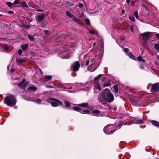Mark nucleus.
Returning a JSON list of instances; mask_svg holds the SVG:
<instances>
[{"instance_id": "obj_1", "label": "nucleus", "mask_w": 159, "mask_h": 159, "mask_svg": "<svg viewBox=\"0 0 159 159\" xmlns=\"http://www.w3.org/2000/svg\"><path fill=\"white\" fill-rule=\"evenodd\" d=\"M4 101V103L8 106L12 107L16 105L17 100L14 96L10 94L5 97Z\"/></svg>"}, {"instance_id": "obj_2", "label": "nucleus", "mask_w": 159, "mask_h": 159, "mask_svg": "<svg viewBox=\"0 0 159 159\" xmlns=\"http://www.w3.org/2000/svg\"><path fill=\"white\" fill-rule=\"evenodd\" d=\"M106 102H112L114 99V97L113 95L111 93L110 90L108 88H106L104 89Z\"/></svg>"}, {"instance_id": "obj_3", "label": "nucleus", "mask_w": 159, "mask_h": 159, "mask_svg": "<svg viewBox=\"0 0 159 159\" xmlns=\"http://www.w3.org/2000/svg\"><path fill=\"white\" fill-rule=\"evenodd\" d=\"M150 33L151 32H146L144 33H142L140 35L139 37H142V38L141 39H142L143 42L144 43H146L150 38Z\"/></svg>"}, {"instance_id": "obj_4", "label": "nucleus", "mask_w": 159, "mask_h": 159, "mask_svg": "<svg viewBox=\"0 0 159 159\" xmlns=\"http://www.w3.org/2000/svg\"><path fill=\"white\" fill-rule=\"evenodd\" d=\"M80 67V64L78 61L74 62L71 65L70 69L72 71L74 72L77 71Z\"/></svg>"}, {"instance_id": "obj_5", "label": "nucleus", "mask_w": 159, "mask_h": 159, "mask_svg": "<svg viewBox=\"0 0 159 159\" xmlns=\"http://www.w3.org/2000/svg\"><path fill=\"white\" fill-rule=\"evenodd\" d=\"M101 94H99L98 97V100L100 102H106V99L105 95L104 90H102L101 92Z\"/></svg>"}, {"instance_id": "obj_6", "label": "nucleus", "mask_w": 159, "mask_h": 159, "mask_svg": "<svg viewBox=\"0 0 159 159\" xmlns=\"http://www.w3.org/2000/svg\"><path fill=\"white\" fill-rule=\"evenodd\" d=\"M54 99H57L54 98H51L47 100V102L51 104V106L53 107H57L58 106V103Z\"/></svg>"}, {"instance_id": "obj_7", "label": "nucleus", "mask_w": 159, "mask_h": 159, "mask_svg": "<svg viewBox=\"0 0 159 159\" xmlns=\"http://www.w3.org/2000/svg\"><path fill=\"white\" fill-rule=\"evenodd\" d=\"M151 91L153 92L159 91V84L157 83L154 84L151 88Z\"/></svg>"}, {"instance_id": "obj_8", "label": "nucleus", "mask_w": 159, "mask_h": 159, "mask_svg": "<svg viewBox=\"0 0 159 159\" xmlns=\"http://www.w3.org/2000/svg\"><path fill=\"white\" fill-rule=\"evenodd\" d=\"M45 15L42 14L38 16L37 18L36 19L37 21L41 22L43 21L45 18Z\"/></svg>"}, {"instance_id": "obj_9", "label": "nucleus", "mask_w": 159, "mask_h": 159, "mask_svg": "<svg viewBox=\"0 0 159 159\" xmlns=\"http://www.w3.org/2000/svg\"><path fill=\"white\" fill-rule=\"evenodd\" d=\"M111 125L110 124H108L104 128L103 131L104 132L107 134H110V131L109 129V127H110Z\"/></svg>"}, {"instance_id": "obj_10", "label": "nucleus", "mask_w": 159, "mask_h": 159, "mask_svg": "<svg viewBox=\"0 0 159 159\" xmlns=\"http://www.w3.org/2000/svg\"><path fill=\"white\" fill-rule=\"evenodd\" d=\"M78 106L82 107L84 108H85L87 109H89L90 108V107L89 106L88 104L87 103H82L78 104Z\"/></svg>"}, {"instance_id": "obj_11", "label": "nucleus", "mask_w": 159, "mask_h": 159, "mask_svg": "<svg viewBox=\"0 0 159 159\" xmlns=\"http://www.w3.org/2000/svg\"><path fill=\"white\" fill-rule=\"evenodd\" d=\"M28 91L31 90L32 91H34L37 90V87L34 85L30 86L27 89Z\"/></svg>"}, {"instance_id": "obj_12", "label": "nucleus", "mask_w": 159, "mask_h": 159, "mask_svg": "<svg viewBox=\"0 0 159 159\" xmlns=\"http://www.w3.org/2000/svg\"><path fill=\"white\" fill-rule=\"evenodd\" d=\"M100 45H101V46L100 47V52L101 53V54L99 56L101 57L103 56L102 54L104 51V48L103 43H101Z\"/></svg>"}, {"instance_id": "obj_13", "label": "nucleus", "mask_w": 159, "mask_h": 159, "mask_svg": "<svg viewBox=\"0 0 159 159\" xmlns=\"http://www.w3.org/2000/svg\"><path fill=\"white\" fill-rule=\"evenodd\" d=\"M151 123L156 127H158L159 128V122L158 121L152 120L151 121Z\"/></svg>"}, {"instance_id": "obj_14", "label": "nucleus", "mask_w": 159, "mask_h": 159, "mask_svg": "<svg viewBox=\"0 0 159 159\" xmlns=\"http://www.w3.org/2000/svg\"><path fill=\"white\" fill-rule=\"evenodd\" d=\"M134 123L135 124H143L144 123V121L143 120H140L137 119L136 120L134 121Z\"/></svg>"}, {"instance_id": "obj_15", "label": "nucleus", "mask_w": 159, "mask_h": 159, "mask_svg": "<svg viewBox=\"0 0 159 159\" xmlns=\"http://www.w3.org/2000/svg\"><path fill=\"white\" fill-rule=\"evenodd\" d=\"M16 62L18 63L21 64L25 61L26 60L24 59H18L17 57L16 58Z\"/></svg>"}, {"instance_id": "obj_16", "label": "nucleus", "mask_w": 159, "mask_h": 159, "mask_svg": "<svg viewBox=\"0 0 159 159\" xmlns=\"http://www.w3.org/2000/svg\"><path fill=\"white\" fill-rule=\"evenodd\" d=\"M64 103L65 104V106L66 107L68 108L70 110L71 108L69 107H70L71 106L70 102L68 101H64Z\"/></svg>"}, {"instance_id": "obj_17", "label": "nucleus", "mask_w": 159, "mask_h": 159, "mask_svg": "<svg viewBox=\"0 0 159 159\" xmlns=\"http://www.w3.org/2000/svg\"><path fill=\"white\" fill-rule=\"evenodd\" d=\"M28 45H29L28 44H23L21 45V47L23 50L25 51L28 48Z\"/></svg>"}, {"instance_id": "obj_18", "label": "nucleus", "mask_w": 159, "mask_h": 159, "mask_svg": "<svg viewBox=\"0 0 159 159\" xmlns=\"http://www.w3.org/2000/svg\"><path fill=\"white\" fill-rule=\"evenodd\" d=\"M128 56L131 59L134 60H136L135 57L133 55L131 52H130L129 53Z\"/></svg>"}, {"instance_id": "obj_19", "label": "nucleus", "mask_w": 159, "mask_h": 159, "mask_svg": "<svg viewBox=\"0 0 159 159\" xmlns=\"http://www.w3.org/2000/svg\"><path fill=\"white\" fill-rule=\"evenodd\" d=\"M72 19L75 22H77L79 24H81V23L79 19L76 16H74Z\"/></svg>"}, {"instance_id": "obj_20", "label": "nucleus", "mask_w": 159, "mask_h": 159, "mask_svg": "<svg viewBox=\"0 0 159 159\" xmlns=\"http://www.w3.org/2000/svg\"><path fill=\"white\" fill-rule=\"evenodd\" d=\"M21 5L22 6L25 8H28L29 7L25 1H23L21 3Z\"/></svg>"}, {"instance_id": "obj_21", "label": "nucleus", "mask_w": 159, "mask_h": 159, "mask_svg": "<svg viewBox=\"0 0 159 159\" xmlns=\"http://www.w3.org/2000/svg\"><path fill=\"white\" fill-rule=\"evenodd\" d=\"M66 14L67 16L70 18H72L74 16V15L72 14L71 13H70L68 11H66Z\"/></svg>"}, {"instance_id": "obj_22", "label": "nucleus", "mask_w": 159, "mask_h": 159, "mask_svg": "<svg viewBox=\"0 0 159 159\" xmlns=\"http://www.w3.org/2000/svg\"><path fill=\"white\" fill-rule=\"evenodd\" d=\"M72 109L75 111H81L82 110V109L81 108H80V107H79L78 106H75V107H74L73 108H72Z\"/></svg>"}, {"instance_id": "obj_23", "label": "nucleus", "mask_w": 159, "mask_h": 159, "mask_svg": "<svg viewBox=\"0 0 159 159\" xmlns=\"http://www.w3.org/2000/svg\"><path fill=\"white\" fill-rule=\"evenodd\" d=\"M29 39L30 41H32L34 42H35V39L33 35L28 34V35Z\"/></svg>"}, {"instance_id": "obj_24", "label": "nucleus", "mask_w": 159, "mask_h": 159, "mask_svg": "<svg viewBox=\"0 0 159 159\" xmlns=\"http://www.w3.org/2000/svg\"><path fill=\"white\" fill-rule=\"evenodd\" d=\"M113 88L114 89L116 93H117L118 90V87L117 84H115L113 86Z\"/></svg>"}, {"instance_id": "obj_25", "label": "nucleus", "mask_w": 159, "mask_h": 159, "mask_svg": "<svg viewBox=\"0 0 159 159\" xmlns=\"http://www.w3.org/2000/svg\"><path fill=\"white\" fill-rule=\"evenodd\" d=\"M20 26L21 27H23L25 29H29L31 27V26L28 24L26 25H20Z\"/></svg>"}, {"instance_id": "obj_26", "label": "nucleus", "mask_w": 159, "mask_h": 159, "mask_svg": "<svg viewBox=\"0 0 159 159\" xmlns=\"http://www.w3.org/2000/svg\"><path fill=\"white\" fill-rule=\"evenodd\" d=\"M129 19L133 22L135 21V19L133 15H129Z\"/></svg>"}, {"instance_id": "obj_27", "label": "nucleus", "mask_w": 159, "mask_h": 159, "mask_svg": "<svg viewBox=\"0 0 159 159\" xmlns=\"http://www.w3.org/2000/svg\"><path fill=\"white\" fill-rule=\"evenodd\" d=\"M90 112V111L88 110H84L82 111V112H80V113L82 114H89Z\"/></svg>"}, {"instance_id": "obj_28", "label": "nucleus", "mask_w": 159, "mask_h": 159, "mask_svg": "<svg viewBox=\"0 0 159 159\" xmlns=\"http://www.w3.org/2000/svg\"><path fill=\"white\" fill-rule=\"evenodd\" d=\"M66 2L67 4L68 5H70L71 6H73L74 5V2H70L69 1H66Z\"/></svg>"}, {"instance_id": "obj_29", "label": "nucleus", "mask_w": 159, "mask_h": 159, "mask_svg": "<svg viewBox=\"0 0 159 159\" xmlns=\"http://www.w3.org/2000/svg\"><path fill=\"white\" fill-rule=\"evenodd\" d=\"M143 7L145 8L146 13L148 14H149L150 11V10L149 9L147 6L145 5H144Z\"/></svg>"}, {"instance_id": "obj_30", "label": "nucleus", "mask_w": 159, "mask_h": 159, "mask_svg": "<svg viewBox=\"0 0 159 159\" xmlns=\"http://www.w3.org/2000/svg\"><path fill=\"white\" fill-rule=\"evenodd\" d=\"M44 77L47 79V81L50 80L52 78V76L51 75H46Z\"/></svg>"}, {"instance_id": "obj_31", "label": "nucleus", "mask_w": 159, "mask_h": 159, "mask_svg": "<svg viewBox=\"0 0 159 159\" xmlns=\"http://www.w3.org/2000/svg\"><path fill=\"white\" fill-rule=\"evenodd\" d=\"M92 113L94 114H99L100 113V111L98 110H95L93 111H92Z\"/></svg>"}, {"instance_id": "obj_32", "label": "nucleus", "mask_w": 159, "mask_h": 159, "mask_svg": "<svg viewBox=\"0 0 159 159\" xmlns=\"http://www.w3.org/2000/svg\"><path fill=\"white\" fill-rule=\"evenodd\" d=\"M110 85V83L109 82H107L106 83H104L103 85V87H107L109 86Z\"/></svg>"}, {"instance_id": "obj_33", "label": "nucleus", "mask_w": 159, "mask_h": 159, "mask_svg": "<svg viewBox=\"0 0 159 159\" xmlns=\"http://www.w3.org/2000/svg\"><path fill=\"white\" fill-rule=\"evenodd\" d=\"M34 102L37 104H40L41 102V100L39 98H38L34 101Z\"/></svg>"}, {"instance_id": "obj_34", "label": "nucleus", "mask_w": 159, "mask_h": 159, "mask_svg": "<svg viewBox=\"0 0 159 159\" xmlns=\"http://www.w3.org/2000/svg\"><path fill=\"white\" fill-rule=\"evenodd\" d=\"M102 76V75L101 74L99 75H98V76L95 77L94 78V80H98Z\"/></svg>"}, {"instance_id": "obj_35", "label": "nucleus", "mask_w": 159, "mask_h": 159, "mask_svg": "<svg viewBox=\"0 0 159 159\" xmlns=\"http://www.w3.org/2000/svg\"><path fill=\"white\" fill-rule=\"evenodd\" d=\"M55 101H56L58 103V104H59V105L61 106H63V103L60 101V100H59L58 99H54Z\"/></svg>"}, {"instance_id": "obj_36", "label": "nucleus", "mask_w": 159, "mask_h": 159, "mask_svg": "<svg viewBox=\"0 0 159 159\" xmlns=\"http://www.w3.org/2000/svg\"><path fill=\"white\" fill-rule=\"evenodd\" d=\"M154 47L155 49L157 50H159V44L156 43L154 45Z\"/></svg>"}, {"instance_id": "obj_37", "label": "nucleus", "mask_w": 159, "mask_h": 159, "mask_svg": "<svg viewBox=\"0 0 159 159\" xmlns=\"http://www.w3.org/2000/svg\"><path fill=\"white\" fill-rule=\"evenodd\" d=\"M138 11H135L134 13V15L135 16L136 19H138Z\"/></svg>"}, {"instance_id": "obj_38", "label": "nucleus", "mask_w": 159, "mask_h": 159, "mask_svg": "<svg viewBox=\"0 0 159 159\" xmlns=\"http://www.w3.org/2000/svg\"><path fill=\"white\" fill-rule=\"evenodd\" d=\"M85 21L87 25H89L90 24V20L88 19H86Z\"/></svg>"}, {"instance_id": "obj_39", "label": "nucleus", "mask_w": 159, "mask_h": 159, "mask_svg": "<svg viewBox=\"0 0 159 159\" xmlns=\"http://www.w3.org/2000/svg\"><path fill=\"white\" fill-rule=\"evenodd\" d=\"M6 4L9 7L11 8L12 7V3L11 2H8L6 3Z\"/></svg>"}, {"instance_id": "obj_40", "label": "nucleus", "mask_w": 159, "mask_h": 159, "mask_svg": "<svg viewBox=\"0 0 159 159\" xmlns=\"http://www.w3.org/2000/svg\"><path fill=\"white\" fill-rule=\"evenodd\" d=\"M124 122L122 121H120L118 124V125H116V126H117L118 127L120 126L123 125L124 124Z\"/></svg>"}, {"instance_id": "obj_41", "label": "nucleus", "mask_w": 159, "mask_h": 159, "mask_svg": "<svg viewBox=\"0 0 159 159\" xmlns=\"http://www.w3.org/2000/svg\"><path fill=\"white\" fill-rule=\"evenodd\" d=\"M44 32L46 34H51L50 31L49 30H45L44 31Z\"/></svg>"}, {"instance_id": "obj_42", "label": "nucleus", "mask_w": 159, "mask_h": 159, "mask_svg": "<svg viewBox=\"0 0 159 159\" xmlns=\"http://www.w3.org/2000/svg\"><path fill=\"white\" fill-rule=\"evenodd\" d=\"M95 63V60L94 58H92L91 60V64L93 65Z\"/></svg>"}, {"instance_id": "obj_43", "label": "nucleus", "mask_w": 159, "mask_h": 159, "mask_svg": "<svg viewBox=\"0 0 159 159\" xmlns=\"http://www.w3.org/2000/svg\"><path fill=\"white\" fill-rule=\"evenodd\" d=\"M142 57L141 56L139 55L137 57V60L139 61H140L141 60Z\"/></svg>"}, {"instance_id": "obj_44", "label": "nucleus", "mask_w": 159, "mask_h": 159, "mask_svg": "<svg viewBox=\"0 0 159 159\" xmlns=\"http://www.w3.org/2000/svg\"><path fill=\"white\" fill-rule=\"evenodd\" d=\"M20 2L19 0H15L13 2L14 4H20Z\"/></svg>"}, {"instance_id": "obj_45", "label": "nucleus", "mask_w": 159, "mask_h": 159, "mask_svg": "<svg viewBox=\"0 0 159 159\" xmlns=\"http://www.w3.org/2000/svg\"><path fill=\"white\" fill-rule=\"evenodd\" d=\"M97 87L98 89L99 90V91H100L102 90V88L100 87L99 83V82H98L97 84Z\"/></svg>"}, {"instance_id": "obj_46", "label": "nucleus", "mask_w": 159, "mask_h": 159, "mask_svg": "<svg viewBox=\"0 0 159 159\" xmlns=\"http://www.w3.org/2000/svg\"><path fill=\"white\" fill-rule=\"evenodd\" d=\"M89 33L92 34H95V31L93 30H91L89 31Z\"/></svg>"}, {"instance_id": "obj_47", "label": "nucleus", "mask_w": 159, "mask_h": 159, "mask_svg": "<svg viewBox=\"0 0 159 159\" xmlns=\"http://www.w3.org/2000/svg\"><path fill=\"white\" fill-rule=\"evenodd\" d=\"M26 20L28 21L29 23H30V22L32 21V20L31 18L28 17H27L26 18Z\"/></svg>"}, {"instance_id": "obj_48", "label": "nucleus", "mask_w": 159, "mask_h": 159, "mask_svg": "<svg viewBox=\"0 0 159 159\" xmlns=\"http://www.w3.org/2000/svg\"><path fill=\"white\" fill-rule=\"evenodd\" d=\"M129 50V48H125L124 49V52L125 53L128 52Z\"/></svg>"}, {"instance_id": "obj_49", "label": "nucleus", "mask_w": 159, "mask_h": 159, "mask_svg": "<svg viewBox=\"0 0 159 159\" xmlns=\"http://www.w3.org/2000/svg\"><path fill=\"white\" fill-rule=\"evenodd\" d=\"M22 53V51L21 49H20L18 50V54L19 55H20Z\"/></svg>"}, {"instance_id": "obj_50", "label": "nucleus", "mask_w": 159, "mask_h": 159, "mask_svg": "<svg viewBox=\"0 0 159 159\" xmlns=\"http://www.w3.org/2000/svg\"><path fill=\"white\" fill-rule=\"evenodd\" d=\"M29 83V81H26L23 85V87H25L26 85Z\"/></svg>"}, {"instance_id": "obj_51", "label": "nucleus", "mask_w": 159, "mask_h": 159, "mask_svg": "<svg viewBox=\"0 0 159 159\" xmlns=\"http://www.w3.org/2000/svg\"><path fill=\"white\" fill-rule=\"evenodd\" d=\"M23 84L21 82H20L17 84V85L19 87H21Z\"/></svg>"}, {"instance_id": "obj_52", "label": "nucleus", "mask_w": 159, "mask_h": 159, "mask_svg": "<svg viewBox=\"0 0 159 159\" xmlns=\"http://www.w3.org/2000/svg\"><path fill=\"white\" fill-rule=\"evenodd\" d=\"M4 48L6 50H7L9 49V47H8V46L7 45H6L4 46Z\"/></svg>"}, {"instance_id": "obj_53", "label": "nucleus", "mask_w": 159, "mask_h": 159, "mask_svg": "<svg viewBox=\"0 0 159 159\" xmlns=\"http://www.w3.org/2000/svg\"><path fill=\"white\" fill-rule=\"evenodd\" d=\"M142 48H146V46L145 45L144 43H142Z\"/></svg>"}, {"instance_id": "obj_54", "label": "nucleus", "mask_w": 159, "mask_h": 159, "mask_svg": "<svg viewBox=\"0 0 159 159\" xmlns=\"http://www.w3.org/2000/svg\"><path fill=\"white\" fill-rule=\"evenodd\" d=\"M117 129H114V130H111L110 131V134H113L115 131H116Z\"/></svg>"}, {"instance_id": "obj_55", "label": "nucleus", "mask_w": 159, "mask_h": 159, "mask_svg": "<svg viewBox=\"0 0 159 159\" xmlns=\"http://www.w3.org/2000/svg\"><path fill=\"white\" fill-rule=\"evenodd\" d=\"M93 66V65H92L91 64H90L89 66V67L88 68V70H91L92 69Z\"/></svg>"}, {"instance_id": "obj_56", "label": "nucleus", "mask_w": 159, "mask_h": 159, "mask_svg": "<svg viewBox=\"0 0 159 159\" xmlns=\"http://www.w3.org/2000/svg\"><path fill=\"white\" fill-rule=\"evenodd\" d=\"M16 71V69L15 68L11 69L10 70V72L11 73L14 72Z\"/></svg>"}, {"instance_id": "obj_57", "label": "nucleus", "mask_w": 159, "mask_h": 159, "mask_svg": "<svg viewBox=\"0 0 159 159\" xmlns=\"http://www.w3.org/2000/svg\"><path fill=\"white\" fill-rule=\"evenodd\" d=\"M62 35L64 38H66V36H69V34H62Z\"/></svg>"}, {"instance_id": "obj_58", "label": "nucleus", "mask_w": 159, "mask_h": 159, "mask_svg": "<svg viewBox=\"0 0 159 159\" xmlns=\"http://www.w3.org/2000/svg\"><path fill=\"white\" fill-rule=\"evenodd\" d=\"M8 13L9 14H14V13L13 11H9L8 12Z\"/></svg>"}, {"instance_id": "obj_59", "label": "nucleus", "mask_w": 159, "mask_h": 159, "mask_svg": "<svg viewBox=\"0 0 159 159\" xmlns=\"http://www.w3.org/2000/svg\"><path fill=\"white\" fill-rule=\"evenodd\" d=\"M36 11L38 12H43L44 11V10L42 9H37Z\"/></svg>"}, {"instance_id": "obj_60", "label": "nucleus", "mask_w": 159, "mask_h": 159, "mask_svg": "<svg viewBox=\"0 0 159 159\" xmlns=\"http://www.w3.org/2000/svg\"><path fill=\"white\" fill-rule=\"evenodd\" d=\"M79 7L80 8H82L83 7V5L82 3H80L79 4Z\"/></svg>"}, {"instance_id": "obj_61", "label": "nucleus", "mask_w": 159, "mask_h": 159, "mask_svg": "<svg viewBox=\"0 0 159 159\" xmlns=\"http://www.w3.org/2000/svg\"><path fill=\"white\" fill-rule=\"evenodd\" d=\"M130 30L132 32H133L134 31L133 27V26L131 25L130 26Z\"/></svg>"}, {"instance_id": "obj_62", "label": "nucleus", "mask_w": 159, "mask_h": 159, "mask_svg": "<svg viewBox=\"0 0 159 159\" xmlns=\"http://www.w3.org/2000/svg\"><path fill=\"white\" fill-rule=\"evenodd\" d=\"M140 68L142 69H144V66L142 65H140Z\"/></svg>"}, {"instance_id": "obj_63", "label": "nucleus", "mask_w": 159, "mask_h": 159, "mask_svg": "<svg viewBox=\"0 0 159 159\" xmlns=\"http://www.w3.org/2000/svg\"><path fill=\"white\" fill-rule=\"evenodd\" d=\"M140 61L142 62H143V63H145V59H143L142 58L141 60V61Z\"/></svg>"}, {"instance_id": "obj_64", "label": "nucleus", "mask_w": 159, "mask_h": 159, "mask_svg": "<svg viewBox=\"0 0 159 159\" xmlns=\"http://www.w3.org/2000/svg\"><path fill=\"white\" fill-rule=\"evenodd\" d=\"M140 61L142 62H143V63H145V59H143L142 58L141 60V61Z\"/></svg>"}]
</instances>
